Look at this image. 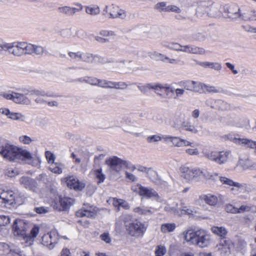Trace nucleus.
<instances>
[{
    "label": "nucleus",
    "mask_w": 256,
    "mask_h": 256,
    "mask_svg": "<svg viewBox=\"0 0 256 256\" xmlns=\"http://www.w3.org/2000/svg\"><path fill=\"white\" fill-rule=\"evenodd\" d=\"M176 228L175 224L166 223L162 224L161 226L160 230L161 232L163 233L169 232H173Z\"/></svg>",
    "instance_id": "37"
},
{
    "label": "nucleus",
    "mask_w": 256,
    "mask_h": 256,
    "mask_svg": "<svg viewBox=\"0 0 256 256\" xmlns=\"http://www.w3.org/2000/svg\"><path fill=\"white\" fill-rule=\"evenodd\" d=\"M19 182L22 186L34 192H36L38 188V184L36 180L28 177L22 176Z\"/></svg>",
    "instance_id": "16"
},
{
    "label": "nucleus",
    "mask_w": 256,
    "mask_h": 256,
    "mask_svg": "<svg viewBox=\"0 0 256 256\" xmlns=\"http://www.w3.org/2000/svg\"><path fill=\"white\" fill-rule=\"evenodd\" d=\"M19 90L22 91V93L14 92V102L18 104H22L26 105L30 104L31 102V100L26 96L29 94H26V92H24V90H28V89L26 88H22V89H20Z\"/></svg>",
    "instance_id": "17"
},
{
    "label": "nucleus",
    "mask_w": 256,
    "mask_h": 256,
    "mask_svg": "<svg viewBox=\"0 0 256 256\" xmlns=\"http://www.w3.org/2000/svg\"><path fill=\"white\" fill-rule=\"evenodd\" d=\"M168 6H166L165 2H160L156 4L154 6V8L159 12H167Z\"/></svg>",
    "instance_id": "48"
},
{
    "label": "nucleus",
    "mask_w": 256,
    "mask_h": 256,
    "mask_svg": "<svg viewBox=\"0 0 256 256\" xmlns=\"http://www.w3.org/2000/svg\"><path fill=\"white\" fill-rule=\"evenodd\" d=\"M20 141L26 144H29L33 140L29 136H22L19 138Z\"/></svg>",
    "instance_id": "56"
},
{
    "label": "nucleus",
    "mask_w": 256,
    "mask_h": 256,
    "mask_svg": "<svg viewBox=\"0 0 256 256\" xmlns=\"http://www.w3.org/2000/svg\"><path fill=\"white\" fill-rule=\"evenodd\" d=\"M50 170L55 174H60L62 172V168L58 164H52L50 167Z\"/></svg>",
    "instance_id": "46"
},
{
    "label": "nucleus",
    "mask_w": 256,
    "mask_h": 256,
    "mask_svg": "<svg viewBox=\"0 0 256 256\" xmlns=\"http://www.w3.org/2000/svg\"><path fill=\"white\" fill-rule=\"evenodd\" d=\"M58 240V237L56 232L55 231H52L42 236V244L50 249H52Z\"/></svg>",
    "instance_id": "9"
},
{
    "label": "nucleus",
    "mask_w": 256,
    "mask_h": 256,
    "mask_svg": "<svg viewBox=\"0 0 256 256\" xmlns=\"http://www.w3.org/2000/svg\"><path fill=\"white\" fill-rule=\"evenodd\" d=\"M61 35L64 37H70L72 36V28H66L61 32Z\"/></svg>",
    "instance_id": "62"
},
{
    "label": "nucleus",
    "mask_w": 256,
    "mask_h": 256,
    "mask_svg": "<svg viewBox=\"0 0 256 256\" xmlns=\"http://www.w3.org/2000/svg\"><path fill=\"white\" fill-rule=\"evenodd\" d=\"M134 211L140 214H152V212L150 208L136 207L134 209Z\"/></svg>",
    "instance_id": "43"
},
{
    "label": "nucleus",
    "mask_w": 256,
    "mask_h": 256,
    "mask_svg": "<svg viewBox=\"0 0 256 256\" xmlns=\"http://www.w3.org/2000/svg\"><path fill=\"white\" fill-rule=\"evenodd\" d=\"M24 92L26 94H28L30 95H36V96H50L47 94L45 93L44 91L39 90H24Z\"/></svg>",
    "instance_id": "44"
},
{
    "label": "nucleus",
    "mask_w": 256,
    "mask_h": 256,
    "mask_svg": "<svg viewBox=\"0 0 256 256\" xmlns=\"http://www.w3.org/2000/svg\"><path fill=\"white\" fill-rule=\"evenodd\" d=\"M96 178L98 180V183L103 182L106 178L105 175L102 172L101 168L96 170L94 171Z\"/></svg>",
    "instance_id": "45"
},
{
    "label": "nucleus",
    "mask_w": 256,
    "mask_h": 256,
    "mask_svg": "<svg viewBox=\"0 0 256 256\" xmlns=\"http://www.w3.org/2000/svg\"><path fill=\"white\" fill-rule=\"evenodd\" d=\"M34 211L38 214H44L48 212V208L44 206L36 207L34 208Z\"/></svg>",
    "instance_id": "59"
},
{
    "label": "nucleus",
    "mask_w": 256,
    "mask_h": 256,
    "mask_svg": "<svg viewBox=\"0 0 256 256\" xmlns=\"http://www.w3.org/2000/svg\"><path fill=\"white\" fill-rule=\"evenodd\" d=\"M100 34L102 36H115L116 34L112 30H102L100 32Z\"/></svg>",
    "instance_id": "60"
},
{
    "label": "nucleus",
    "mask_w": 256,
    "mask_h": 256,
    "mask_svg": "<svg viewBox=\"0 0 256 256\" xmlns=\"http://www.w3.org/2000/svg\"><path fill=\"white\" fill-rule=\"evenodd\" d=\"M184 239L187 242L202 248L208 247L210 242V234L202 229L196 231L188 230L184 234Z\"/></svg>",
    "instance_id": "2"
},
{
    "label": "nucleus",
    "mask_w": 256,
    "mask_h": 256,
    "mask_svg": "<svg viewBox=\"0 0 256 256\" xmlns=\"http://www.w3.org/2000/svg\"><path fill=\"white\" fill-rule=\"evenodd\" d=\"M128 230L132 236H140L143 235L146 230V227L142 222L136 220L130 224Z\"/></svg>",
    "instance_id": "10"
},
{
    "label": "nucleus",
    "mask_w": 256,
    "mask_h": 256,
    "mask_svg": "<svg viewBox=\"0 0 256 256\" xmlns=\"http://www.w3.org/2000/svg\"><path fill=\"white\" fill-rule=\"evenodd\" d=\"M138 89L142 92L145 93L148 89H154L156 91L159 90H164L165 92H167L170 88L169 86H164L160 84H148L146 85L142 86H138Z\"/></svg>",
    "instance_id": "21"
},
{
    "label": "nucleus",
    "mask_w": 256,
    "mask_h": 256,
    "mask_svg": "<svg viewBox=\"0 0 256 256\" xmlns=\"http://www.w3.org/2000/svg\"><path fill=\"white\" fill-rule=\"evenodd\" d=\"M181 128L188 132H190L192 134H196L198 132L196 127L192 125L190 122L188 121H184L181 124Z\"/></svg>",
    "instance_id": "31"
},
{
    "label": "nucleus",
    "mask_w": 256,
    "mask_h": 256,
    "mask_svg": "<svg viewBox=\"0 0 256 256\" xmlns=\"http://www.w3.org/2000/svg\"><path fill=\"white\" fill-rule=\"evenodd\" d=\"M148 54L151 59L156 61L161 60L165 62L166 59H168V56L156 51L150 52L148 53Z\"/></svg>",
    "instance_id": "30"
},
{
    "label": "nucleus",
    "mask_w": 256,
    "mask_h": 256,
    "mask_svg": "<svg viewBox=\"0 0 256 256\" xmlns=\"http://www.w3.org/2000/svg\"><path fill=\"white\" fill-rule=\"evenodd\" d=\"M66 182L68 187L76 190H81L85 187L84 183L80 182L72 176L68 178Z\"/></svg>",
    "instance_id": "19"
},
{
    "label": "nucleus",
    "mask_w": 256,
    "mask_h": 256,
    "mask_svg": "<svg viewBox=\"0 0 256 256\" xmlns=\"http://www.w3.org/2000/svg\"><path fill=\"white\" fill-rule=\"evenodd\" d=\"M26 224L24 220L16 219L12 224V230L15 235L24 237L26 236Z\"/></svg>",
    "instance_id": "12"
},
{
    "label": "nucleus",
    "mask_w": 256,
    "mask_h": 256,
    "mask_svg": "<svg viewBox=\"0 0 256 256\" xmlns=\"http://www.w3.org/2000/svg\"><path fill=\"white\" fill-rule=\"evenodd\" d=\"M200 84L201 82H200L190 80L181 81L179 82V85L180 86L184 87V89L199 94L200 92Z\"/></svg>",
    "instance_id": "15"
},
{
    "label": "nucleus",
    "mask_w": 256,
    "mask_h": 256,
    "mask_svg": "<svg viewBox=\"0 0 256 256\" xmlns=\"http://www.w3.org/2000/svg\"><path fill=\"white\" fill-rule=\"evenodd\" d=\"M106 164L108 165L110 170L116 172H119L123 166L128 168V162L116 156L107 159Z\"/></svg>",
    "instance_id": "7"
},
{
    "label": "nucleus",
    "mask_w": 256,
    "mask_h": 256,
    "mask_svg": "<svg viewBox=\"0 0 256 256\" xmlns=\"http://www.w3.org/2000/svg\"><path fill=\"white\" fill-rule=\"evenodd\" d=\"M10 223V218L8 216L0 215V226H5Z\"/></svg>",
    "instance_id": "55"
},
{
    "label": "nucleus",
    "mask_w": 256,
    "mask_h": 256,
    "mask_svg": "<svg viewBox=\"0 0 256 256\" xmlns=\"http://www.w3.org/2000/svg\"><path fill=\"white\" fill-rule=\"evenodd\" d=\"M74 200L72 198L59 196L58 200L54 202L52 204V206L54 209L58 211H66L74 204Z\"/></svg>",
    "instance_id": "8"
},
{
    "label": "nucleus",
    "mask_w": 256,
    "mask_h": 256,
    "mask_svg": "<svg viewBox=\"0 0 256 256\" xmlns=\"http://www.w3.org/2000/svg\"><path fill=\"white\" fill-rule=\"evenodd\" d=\"M215 103L217 108L222 111L229 110L231 109L230 104L220 100H215Z\"/></svg>",
    "instance_id": "33"
},
{
    "label": "nucleus",
    "mask_w": 256,
    "mask_h": 256,
    "mask_svg": "<svg viewBox=\"0 0 256 256\" xmlns=\"http://www.w3.org/2000/svg\"><path fill=\"white\" fill-rule=\"evenodd\" d=\"M198 64L203 67L204 68H210L216 70H220L222 66V64L219 62H199Z\"/></svg>",
    "instance_id": "29"
},
{
    "label": "nucleus",
    "mask_w": 256,
    "mask_h": 256,
    "mask_svg": "<svg viewBox=\"0 0 256 256\" xmlns=\"http://www.w3.org/2000/svg\"><path fill=\"white\" fill-rule=\"evenodd\" d=\"M107 80L105 79H98L96 78V86H98L103 88H107Z\"/></svg>",
    "instance_id": "52"
},
{
    "label": "nucleus",
    "mask_w": 256,
    "mask_h": 256,
    "mask_svg": "<svg viewBox=\"0 0 256 256\" xmlns=\"http://www.w3.org/2000/svg\"><path fill=\"white\" fill-rule=\"evenodd\" d=\"M240 20L244 21L256 20V10H250L246 6L240 8Z\"/></svg>",
    "instance_id": "14"
},
{
    "label": "nucleus",
    "mask_w": 256,
    "mask_h": 256,
    "mask_svg": "<svg viewBox=\"0 0 256 256\" xmlns=\"http://www.w3.org/2000/svg\"><path fill=\"white\" fill-rule=\"evenodd\" d=\"M85 10L86 14L92 16H96L100 12V8L97 6H86L85 7Z\"/></svg>",
    "instance_id": "38"
},
{
    "label": "nucleus",
    "mask_w": 256,
    "mask_h": 256,
    "mask_svg": "<svg viewBox=\"0 0 256 256\" xmlns=\"http://www.w3.org/2000/svg\"><path fill=\"white\" fill-rule=\"evenodd\" d=\"M8 194H9V197L3 198L2 199V203L10 202V204H12L16 202L15 196H14V194L12 192H9Z\"/></svg>",
    "instance_id": "47"
},
{
    "label": "nucleus",
    "mask_w": 256,
    "mask_h": 256,
    "mask_svg": "<svg viewBox=\"0 0 256 256\" xmlns=\"http://www.w3.org/2000/svg\"><path fill=\"white\" fill-rule=\"evenodd\" d=\"M172 46L170 47V49L177 51V52H183V46L178 43H172Z\"/></svg>",
    "instance_id": "58"
},
{
    "label": "nucleus",
    "mask_w": 256,
    "mask_h": 256,
    "mask_svg": "<svg viewBox=\"0 0 256 256\" xmlns=\"http://www.w3.org/2000/svg\"><path fill=\"white\" fill-rule=\"evenodd\" d=\"M226 211L228 212H230L232 214H236L238 208H235L231 204H227L224 206Z\"/></svg>",
    "instance_id": "57"
},
{
    "label": "nucleus",
    "mask_w": 256,
    "mask_h": 256,
    "mask_svg": "<svg viewBox=\"0 0 256 256\" xmlns=\"http://www.w3.org/2000/svg\"><path fill=\"white\" fill-rule=\"evenodd\" d=\"M222 138L226 140H230L236 144H243L242 140H246V138H236L234 136V135L231 134H228L224 135L222 136Z\"/></svg>",
    "instance_id": "40"
},
{
    "label": "nucleus",
    "mask_w": 256,
    "mask_h": 256,
    "mask_svg": "<svg viewBox=\"0 0 256 256\" xmlns=\"http://www.w3.org/2000/svg\"><path fill=\"white\" fill-rule=\"evenodd\" d=\"M81 52H68V58H66L68 60L74 62H80Z\"/></svg>",
    "instance_id": "35"
},
{
    "label": "nucleus",
    "mask_w": 256,
    "mask_h": 256,
    "mask_svg": "<svg viewBox=\"0 0 256 256\" xmlns=\"http://www.w3.org/2000/svg\"><path fill=\"white\" fill-rule=\"evenodd\" d=\"M121 199H118L116 198H112V203L116 211L118 212L120 210V203Z\"/></svg>",
    "instance_id": "64"
},
{
    "label": "nucleus",
    "mask_w": 256,
    "mask_h": 256,
    "mask_svg": "<svg viewBox=\"0 0 256 256\" xmlns=\"http://www.w3.org/2000/svg\"><path fill=\"white\" fill-rule=\"evenodd\" d=\"M192 169V180H200L201 177L208 180H216L218 177V173L212 174L204 168H194Z\"/></svg>",
    "instance_id": "6"
},
{
    "label": "nucleus",
    "mask_w": 256,
    "mask_h": 256,
    "mask_svg": "<svg viewBox=\"0 0 256 256\" xmlns=\"http://www.w3.org/2000/svg\"><path fill=\"white\" fill-rule=\"evenodd\" d=\"M243 144L248 148L254 150V153L256 155V141L252 140L246 138L245 140H242Z\"/></svg>",
    "instance_id": "41"
},
{
    "label": "nucleus",
    "mask_w": 256,
    "mask_h": 256,
    "mask_svg": "<svg viewBox=\"0 0 256 256\" xmlns=\"http://www.w3.org/2000/svg\"><path fill=\"white\" fill-rule=\"evenodd\" d=\"M128 84L124 82H114L113 89L124 90L127 88Z\"/></svg>",
    "instance_id": "49"
},
{
    "label": "nucleus",
    "mask_w": 256,
    "mask_h": 256,
    "mask_svg": "<svg viewBox=\"0 0 256 256\" xmlns=\"http://www.w3.org/2000/svg\"><path fill=\"white\" fill-rule=\"evenodd\" d=\"M0 155L5 160L20 162L31 160L32 156L28 151L0 140Z\"/></svg>",
    "instance_id": "1"
},
{
    "label": "nucleus",
    "mask_w": 256,
    "mask_h": 256,
    "mask_svg": "<svg viewBox=\"0 0 256 256\" xmlns=\"http://www.w3.org/2000/svg\"><path fill=\"white\" fill-rule=\"evenodd\" d=\"M14 42L12 43H6L0 39V52L2 50L8 51L10 54H12V50L14 48Z\"/></svg>",
    "instance_id": "34"
},
{
    "label": "nucleus",
    "mask_w": 256,
    "mask_h": 256,
    "mask_svg": "<svg viewBox=\"0 0 256 256\" xmlns=\"http://www.w3.org/2000/svg\"><path fill=\"white\" fill-rule=\"evenodd\" d=\"M220 8L221 5L220 4L212 2V4L209 8V12L208 13V16L213 18L220 16L222 14Z\"/></svg>",
    "instance_id": "23"
},
{
    "label": "nucleus",
    "mask_w": 256,
    "mask_h": 256,
    "mask_svg": "<svg viewBox=\"0 0 256 256\" xmlns=\"http://www.w3.org/2000/svg\"><path fill=\"white\" fill-rule=\"evenodd\" d=\"M96 78L94 77H88L87 78H80L78 80L80 82H83L86 84H88L90 85L95 86Z\"/></svg>",
    "instance_id": "50"
},
{
    "label": "nucleus",
    "mask_w": 256,
    "mask_h": 256,
    "mask_svg": "<svg viewBox=\"0 0 256 256\" xmlns=\"http://www.w3.org/2000/svg\"><path fill=\"white\" fill-rule=\"evenodd\" d=\"M111 6L112 7V10L108 13V18H120L124 20L126 18L127 13L125 10L119 8L118 6H116L114 4H112Z\"/></svg>",
    "instance_id": "18"
},
{
    "label": "nucleus",
    "mask_w": 256,
    "mask_h": 256,
    "mask_svg": "<svg viewBox=\"0 0 256 256\" xmlns=\"http://www.w3.org/2000/svg\"><path fill=\"white\" fill-rule=\"evenodd\" d=\"M183 52L189 54H204L205 50L202 48L196 46L192 44L184 46Z\"/></svg>",
    "instance_id": "20"
},
{
    "label": "nucleus",
    "mask_w": 256,
    "mask_h": 256,
    "mask_svg": "<svg viewBox=\"0 0 256 256\" xmlns=\"http://www.w3.org/2000/svg\"><path fill=\"white\" fill-rule=\"evenodd\" d=\"M166 140H170L172 144L177 147L191 146V143L186 140L180 138L179 137L166 136L164 138Z\"/></svg>",
    "instance_id": "22"
},
{
    "label": "nucleus",
    "mask_w": 256,
    "mask_h": 256,
    "mask_svg": "<svg viewBox=\"0 0 256 256\" xmlns=\"http://www.w3.org/2000/svg\"><path fill=\"white\" fill-rule=\"evenodd\" d=\"M229 151H208L204 153V156L208 160L222 164L226 163L228 158Z\"/></svg>",
    "instance_id": "4"
},
{
    "label": "nucleus",
    "mask_w": 256,
    "mask_h": 256,
    "mask_svg": "<svg viewBox=\"0 0 256 256\" xmlns=\"http://www.w3.org/2000/svg\"><path fill=\"white\" fill-rule=\"evenodd\" d=\"M219 178L220 181L222 183V184H224L225 185L229 186H234L237 188H240L242 186L241 184H240L238 182H234L232 180L226 177H222V176H218V178H216V180Z\"/></svg>",
    "instance_id": "32"
},
{
    "label": "nucleus",
    "mask_w": 256,
    "mask_h": 256,
    "mask_svg": "<svg viewBox=\"0 0 256 256\" xmlns=\"http://www.w3.org/2000/svg\"><path fill=\"white\" fill-rule=\"evenodd\" d=\"M76 215L78 217L86 216L88 218H94L96 214L94 212V209L92 207H90L88 209L82 208L76 212Z\"/></svg>",
    "instance_id": "25"
},
{
    "label": "nucleus",
    "mask_w": 256,
    "mask_h": 256,
    "mask_svg": "<svg viewBox=\"0 0 256 256\" xmlns=\"http://www.w3.org/2000/svg\"><path fill=\"white\" fill-rule=\"evenodd\" d=\"M146 174L147 176L152 181H154L157 176L156 172L150 168L147 170Z\"/></svg>",
    "instance_id": "54"
},
{
    "label": "nucleus",
    "mask_w": 256,
    "mask_h": 256,
    "mask_svg": "<svg viewBox=\"0 0 256 256\" xmlns=\"http://www.w3.org/2000/svg\"><path fill=\"white\" fill-rule=\"evenodd\" d=\"M166 252V248L162 246H158L155 250L156 256H163Z\"/></svg>",
    "instance_id": "53"
},
{
    "label": "nucleus",
    "mask_w": 256,
    "mask_h": 256,
    "mask_svg": "<svg viewBox=\"0 0 256 256\" xmlns=\"http://www.w3.org/2000/svg\"><path fill=\"white\" fill-rule=\"evenodd\" d=\"M60 12L72 16L74 14L78 9L75 8H70L68 6H63L59 8Z\"/></svg>",
    "instance_id": "39"
},
{
    "label": "nucleus",
    "mask_w": 256,
    "mask_h": 256,
    "mask_svg": "<svg viewBox=\"0 0 256 256\" xmlns=\"http://www.w3.org/2000/svg\"><path fill=\"white\" fill-rule=\"evenodd\" d=\"M200 198L202 200H204L206 203L210 206L216 205L218 201L217 196L211 194L201 196H200Z\"/></svg>",
    "instance_id": "28"
},
{
    "label": "nucleus",
    "mask_w": 256,
    "mask_h": 256,
    "mask_svg": "<svg viewBox=\"0 0 256 256\" xmlns=\"http://www.w3.org/2000/svg\"><path fill=\"white\" fill-rule=\"evenodd\" d=\"M162 138L158 135L150 136L146 138V141L148 143L156 142L160 141Z\"/></svg>",
    "instance_id": "51"
},
{
    "label": "nucleus",
    "mask_w": 256,
    "mask_h": 256,
    "mask_svg": "<svg viewBox=\"0 0 256 256\" xmlns=\"http://www.w3.org/2000/svg\"><path fill=\"white\" fill-rule=\"evenodd\" d=\"M96 56L88 52H81L80 62L92 64Z\"/></svg>",
    "instance_id": "26"
},
{
    "label": "nucleus",
    "mask_w": 256,
    "mask_h": 256,
    "mask_svg": "<svg viewBox=\"0 0 256 256\" xmlns=\"http://www.w3.org/2000/svg\"><path fill=\"white\" fill-rule=\"evenodd\" d=\"M200 94L206 93H221L223 92V90L218 87L210 86L201 82L200 88Z\"/></svg>",
    "instance_id": "24"
},
{
    "label": "nucleus",
    "mask_w": 256,
    "mask_h": 256,
    "mask_svg": "<svg viewBox=\"0 0 256 256\" xmlns=\"http://www.w3.org/2000/svg\"><path fill=\"white\" fill-rule=\"evenodd\" d=\"M45 52L44 48L40 46L24 42H14L12 54L16 56L27 54L42 56Z\"/></svg>",
    "instance_id": "3"
},
{
    "label": "nucleus",
    "mask_w": 256,
    "mask_h": 256,
    "mask_svg": "<svg viewBox=\"0 0 256 256\" xmlns=\"http://www.w3.org/2000/svg\"><path fill=\"white\" fill-rule=\"evenodd\" d=\"M180 176L187 181L192 180V169L186 166L180 168Z\"/></svg>",
    "instance_id": "27"
},
{
    "label": "nucleus",
    "mask_w": 256,
    "mask_h": 256,
    "mask_svg": "<svg viewBox=\"0 0 256 256\" xmlns=\"http://www.w3.org/2000/svg\"><path fill=\"white\" fill-rule=\"evenodd\" d=\"M224 12L226 14V17L232 20H240L241 14L240 8L236 5H226L224 8Z\"/></svg>",
    "instance_id": "11"
},
{
    "label": "nucleus",
    "mask_w": 256,
    "mask_h": 256,
    "mask_svg": "<svg viewBox=\"0 0 256 256\" xmlns=\"http://www.w3.org/2000/svg\"><path fill=\"white\" fill-rule=\"evenodd\" d=\"M212 231L214 234L224 238L227 234V231L224 227L214 226L212 228Z\"/></svg>",
    "instance_id": "36"
},
{
    "label": "nucleus",
    "mask_w": 256,
    "mask_h": 256,
    "mask_svg": "<svg viewBox=\"0 0 256 256\" xmlns=\"http://www.w3.org/2000/svg\"><path fill=\"white\" fill-rule=\"evenodd\" d=\"M181 11L182 10L180 8L174 5H169L168 6V8H167L168 12H172L178 14L180 13Z\"/></svg>",
    "instance_id": "61"
},
{
    "label": "nucleus",
    "mask_w": 256,
    "mask_h": 256,
    "mask_svg": "<svg viewBox=\"0 0 256 256\" xmlns=\"http://www.w3.org/2000/svg\"><path fill=\"white\" fill-rule=\"evenodd\" d=\"M100 238L102 240L107 244H109L111 242V238L108 233H104L100 236Z\"/></svg>",
    "instance_id": "63"
},
{
    "label": "nucleus",
    "mask_w": 256,
    "mask_h": 256,
    "mask_svg": "<svg viewBox=\"0 0 256 256\" xmlns=\"http://www.w3.org/2000/svg\"><path fill=\"white\" fill-rule=\"evenodd\" d=\"M131 189L134 192L137 193L140 196L146 198H158V195L154 190L150 188L142 186L140 184L132 186Z\"/></svg>",
    "instance_id": "5"
},
{
    "label": "nucleus",
    "mask_w": 256,
    "mask_h": 256,
    "mask_svg": "<svg viewBox=\"0 0 256 256\" xmlns=\"http://www.w3.org/2000/svg\"><path fill=\"white\" fill-rule=\"evenodd\" d=\"M212 4V2L209 0L199 1L197 2L196 14L198 16H208L209 8Z\"/></svg>",
    "instance_id": "13"
},
{
    "label": "nucleus",
    "mask_w": 256,
    "mask_h": 256,
    "mask_svg": "<svg viewBox=\"0 0 256 256\" xmlns=\"http://www.w3.org/2000/svg\"><path fill=\"white\" fill-rule=\"evenodd\" d=\"M4 174L10 178H13L19 174V171L17 168H8L5 170Z\"/></svg>",
    "instance_id": "42"
}]
</instances>
